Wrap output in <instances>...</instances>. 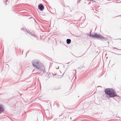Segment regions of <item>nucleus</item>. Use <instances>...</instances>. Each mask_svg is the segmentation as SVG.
<instances>
[{
  "label": "nucleus",
  "instance_id": "nucleus-1",
  "mask_svg": "<svg viewBox=\"0 0 121 121\" xmlns=\"http://www.w3.org/2000/svg\"><path fill=\"white\" fill-rule=\"evenodd\" d=\"M104 92L106 94L108 95V97H113L115 96H117V95L115 94L114 91L112 89H106Z\"/></svg>",
  "mask_w": 121,
  "mask_h": 121
},
{
  "label": "nucleus",
  "instance_id": "nucleus-2",
  "mask_svg": "<svg viewBox=\"0 0 121 121\" xmlns=\"http://www.w3.org/2000/svg\"><path fill=\"white\" fill-rule=\"evenodd\" d=\"M33 66L36 68L42 70L43 69V65L41 63H39V62L37 60H33L32 62Z\"/></svg>",
  "mask_w": 121,
  "mask_h": 121
},
{
  "label": "nucleus",
  "instance_id": "nucleus-3",
  "mask_svg": "<svg viewBox=\"0 0 121 121\" xmlns=\"http://www.w3.org/2000/svg\"><path fill=\"white\" fill-rule=\"evenodd\" d=\"M4 108V107L3 105L0 104V114L3 112Z\"/></svg>",
  "mask_w": 121,
  "mask_h": 121
},
{
  "label": "nucleus",
  "instance_id": "nucleus-4",
  "mask_svg": "<svg viewBox=\"0 0 121 121\" xmlns=\"http://www.w3.org/2000/svg\"><path fill=\"white\" fill-rule=\"evenodd\" d=\"M95 38H97L100 39H103L106 40V38H104L103 36L101 35H99L97 34H96Z\"/></svg>",
  "mask_w": 121,
  "mask_h": 121
},
{
  "label": "nucleus",
  "instance_id": "nucleus-5",
  "mask_svg": "<svg viewBox=\"0 0 121 121\" xmlns=\"http://www.w3.org/2000/svg\"><path fill=\"white\" fill-rule=\"evenodd\" d=\"M96 34L95 33L94 35H91V32H90L89 34L88 35L90 37H93L95 38Z\"/></svg>",
  "mask_w": 121,
  "mask_h": 121
},
{
  "label": "nucleus",
  "instance_id": "nucleus-6",
  "mask_svg": "<svg viewBox=\"0 0 121 121\" xmlns=\"http://www.w3.org/2000/svg\"><path fill=\"white\" fill-rule=\"evenodd\" d=\"M71 40L70 39H68L66 40V42L67 44H69L71 43Z\"/></svg>",
  "mask_w": 121,
  "mask_h": 121
},
{
  "label": "nucleus",
  "instance_id": "nucleus-7",
  "mask_svg": "<svg viewBox=\"0 0 121 121\" xmlns=\"http://www.w3.org/2000/svg\"><path fill=\"white\" fill-rule=\"evenodd\" d=\"M38 8H44V7L43 4H41L38 5Z\"/></svg>",
  "mask_w": 121,
  "mask_h": 121
},
{
  "label": "nucleus",
  "instance_id": "nucleus-8",
  "mask_svg": "<svg viewBox=\"0 0 121 121\" xmlns=\"http://www.w3.org/2000/svg\"><path fill=\"white\" fill-rule=\"evenodd\" d=\"M41 11H42L44 9V8H39Z\"/></svg>",
  "mask_w": 121,
  "mask_h": 121
},
{
  "label": "nucleus",
  "instance_id": "nucleus-9",
  "mask_svg": "<svg viewBox=\"0 0 121 121\" xmlns=\"http://www.w3.org/2000/svg\"><path fill=\"white\" fill-rule=\"evenodd\" d=\"M27 32L28 34H31V36H33V35L32 34H31V33H30V32Z\"/></svg>",
  "mask_w": 121,
  "mask_h": 121
},
{
  "label": "nucleus",
  "instance_id": "nucleus-10",
  "mask_svg": "<svg viewBox=\"0 0 121 121\" xmlns=\"http://www.w3.org/2000/svg\"><path fill=\"white\" fill-rule=\"evenodd\" d=\"M8 1V0H3L5 2H7Z\"/></svg>",
  "mask_w": 121,
  "mask_h": 121
},
{
  "label": "nucleus",
  "instance_id": "nucleus-11",
  "mask_svg": "<svg viewBox=\"0 0 121 121\" xmlns=\"http://www.w3.org/2000/svg\"><path fill=\"white\" fill-rule=\"evenodd\" d=\"M22 30H25V29L24 28H22L21 29Z\"/></svg>",
  "mask_w": 121,
  "mask_h": 121
},
{
  "label": "nucleus",
  "instance_id": "nucleus-12",
  "mask_svg": "<svg viewBox=\"0 0 121 121\" xmlns=\"http://www.w3.org/2000/svg\"><path fill=\"white\" fill-rule=\"evenodd\" d=\"M115 48V49H118V50H119L118 49H117V48Z\"/></svg>",
  "mask_w": 121,
  "mask_h": 121
},
{
  "label": "nucleus",
  "instance_id": "nucleus-13",
  "mask_svg": "<svg viewBox=\"0 0 121 121\" xmlns=\"http://www.w3.org/2000/svg\"><path fill=\"white\" fill-rule=\"evenodd\" d=\"M91 0V1H94V2H96L95 1H94L93 0Z\"/></svg>",
  "mask_w": 121,
  "mask_h": 121
},
{
  "label": "nucleus",
  "instance_id": "nucleus-14",
  "mask_svg": "<svg viewBox=\"0 0 121 121\" xmlns=\"http://www.w3.org/2000/svg\"><path fill=\"white\" fill-rule=\"evenodd\" d=\"M47 10H48V8H47Z\"/></svg>",
  "mask_w": 121,
  "mask_h": 121
},
{
  "label": "nucleus",
  "instance_id": "nucleus-15",
  "mask_svg": "<svg viewBox=\"0 0 121 121\" xmlns=\"http://www.w3.org/2000/svg\"><path fill=\"white\" fill-rule=\"evenodd\" d=\"M7 65V66H8V65Z\"/></svg>",
  "mask_w": 121,
  "mask_h": 121
}]
</instances>
